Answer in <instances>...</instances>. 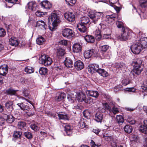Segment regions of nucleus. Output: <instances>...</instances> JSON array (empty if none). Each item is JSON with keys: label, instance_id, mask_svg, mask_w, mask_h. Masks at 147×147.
<instances>
[{"label": "nucleus", "instance_id": "obj_1", "mask_svg": "<svg viewBox=\"0 0 147 147\" xmlns=\"http://www.w3.org/2000/svg\"><path fill=\"white\" fill-rule=\"evenodd\" d=\"M142 32H139V34L140 36ZM141 37V36H140ZM147 45V38L142 36L139 40L134 43L131 47V52L134 54H138L141 51L144 47Z\"/></svg>", "mask_w": 147, "mask_h": 147}, {"label": "nucleus", "instance_id": "obj_2", "mask_svg": "<svg viewBox=\"0 0 147 147\" xmlns=\"http://www.w3.org/2000/svg\"><path fill=\"white\" fill-rule=\"evenodd\" d=\"M88 71L91 74L97 72L103 77H106L108 76V72L104 69L100 68L99 65L97 64L89 65L88 67Z\"/></svg>", "mask_w": 147, "mask_h": 147}, {"label": "nucleus", "instance_id": "obj_3", "mask_svg": "<svg viewBox=\"0 0 147 147\" xmlns=\"http://www.w3.org/2000/svg\"><path fill=\"white\" fill-rule=\"evenodd\" d=\"M142 60L141 58L135 59L132 62V65L134 67L131 73L134 74V73L136 74H140L143 69V66L142 64Z\"/></svg>", "mask_w": 147, "mask_h": 147}, {"label": "nucleus", "instance_id": "obj_4", "mask_svg": "<svg viewBox=\"0 0 147 147\" xmlns=\"http://www.w3.org/2000/svg\"><path fill=\"white\" fill-rule=\"evenodd\" d=\"M52 62V59L48 55L45 54L42 55L39 58L40 63L44 64L45 66L50 65Z\"/></svg>", "mask_w": 147, "mask_h": 147}, {"label": "nucleus", "instance_id": "obj_5", "mask_svg": "<svg viewBox=\"0 0 147 147\" xmlns=\"http://www.w3.org/2000/svg\"><path fill=\"white\" fill-rule=\"evenodd\" d=\"M88 16L91 19L93 20V22L94 23L96 24L99 20L102 19L103 16V14L102 12H96L93 13L91 12L88 14Z\"/></svg>", "mask_w": 147, "mask_h": 147}, {"label": "nucleus", "instance_id": "obj_6", "mask_svg": "<svg viewBox=\"0 0 147 147\" xmlns=\"http://www.w3.org/2000/svg\"><path fill=\"white\" fill-rule=\"evenodd\" d=\"M48 21L51 22L53 26H57L60 22L59 16L56 13H52L48 18Z\"/></svg>", "mask_w": 147, "mask_h": 147}, {"label": "nucleus", "instance_id": "obj_7", "mask_svg": "<svg viewBox=\"0 0 147 147\" xmlns=\"http://www.w3.org/2000/svg\"><path fill=\"white\" fill-rule=\"evenodd\" d=\"M74 33L73 31L71 29L68 28L64 29L62 32V35L68 38H72L74 36Z\"/></svg>", "mask_w": 147, "mask_h": 147}, {"label": "nucleus", "instance_id": "obj_8", "mask_svg": "<svg viewBox=\"0 0 147 147\" xmlns=\"http://www.w3.org/2000/svg\"><path fill=\"white\" fill-rule=\"evenodd\" d=\"M102 22L100 23L96 28L95 31L94 32V34L96 36V38L100 39L101 37L102 27L101 24Z\"/></svg>", "mask_w": 147, "mask_h": 147}, {"label": "nucleus", "instance_id": "obj_9", "mask_svg": "<svg viewBox=\"0 0 147 147\" xmlns=\"http://www.w3.org/2000/svg\"><path fill=\"white\" fill-rule=\"evenodd\" d=\"M128 32L127 30L125 29L124 27L123 28L122 32L119 36V39L121 40H125L128 38Z\"/></svg>", "mask_w": 147, "mask_h": 147}, {"label": "nucleus", "instance_id": "obj_10", "mask_svg": "<svg viewBox=\"0 0 147 147\" xmlns=\"http://www.w3.org/2000/svg\"><path fill=\"white\" fill-rule=\"evenodd\" d=\"M65 18L69 22H72L75 20V16L71 12H68L64 14Z\"/></svg>", "mask_w": 147, "mask_h": 147}, {"label": "nucleus", "instance_id": "obj_11", "mask_svg": "<svg viewBox=\"0 0 147 147\" xmlns=\"http://www.w3.org/2000/svg\"><path fill=\"white\" fill-rule=\"evenodd\" d=\"M75 96L76 98H77L79 102L84 101L86 98L85 94L82 92H78L77 93L76 95H75Z\"/></svg>", "mask_w": 147, "mask_h": 147}, {"label": "nucleus", "instance_id": "obj_12", "mask_svg": "<svg viewBox=\"0 0 147 147\" xmlns=\"http://www.w3.org/2000/svg\"><path fill=\"white\" fill-rule=\"evenodd\" d=\"M82 49V46L80 43H76L74 44L73 46V51L76 53L80 52Z\"/></svg>", "mask_w": 147, "mask_h": 147}, {"label": "nucleus", "instance_id": "obj_13", "mask_svg": "<svg viewBox=\"0 0 147 147\" xmlns=\"http://www.w3.org/2000/svg\"><path fill=\"white\" fill-rule=\"evenodd\" d=\"M41 6L46 9H50L52 6L51 3L47 0L43 1L40 3Z\"/></svg>", "mask_w": 147, "mask_h": 147}, {"label": "nucleus", "instance_id": "obj_14", "mask_svg": "<svg viewBox=\"0 0 147 147\" xmlns=\"http://www.w3.org/2000/svg\"><path fill=\"white\" fill-rule=\"evenodd\" d=\"M77 27L79 31L81 33H86L87 32V28L85 25L82 24H78Z\"/></svg>", "mask_w": 147, "mask_h": 147}, {"label": "nucleus", "instance_id": "obj_15", "mask_svg": "<svg viewBox=\"0 0 147 147\" xmlns=\"http://www.w3.org/2000/svg\"><path fill=\"white\" fill-rule=\"evenodd\" d=\"M27 6L30 10L34 11L36 10L37 4L35 2L32 1L29 2L28 3Z\"/></svg>", "mask_w": 147, "mask_h": 147}, {"label": "nucleus", "instance_id": "obj_16", "mask_svg": "<svg viewBox=\"0 0 147 147\" xmlns=\"http://www.w3.org/2000/svg\"><path fill=\"white\" fill-rule=\"evenodd\" d=\"M74 66L78 70H80L83 69L84 64L80 60L76 61L74 63Z\"/></svg>", "mask_w": 147, "mask_h": 147}, {"label": "nucleus", "instance_id": "obj_17", "mask_svg": "<svg viewBox=\"0 0 147 147\" xmlns=\"http://www.w3.org/2000/svg\"><path fill=\"white\" fill-rule=\"evenodd\" d=\"M8 69L7 66L4 65L1 66L0 67V75L4 76L7 73Z\"/></svg>", "mask_w": 147, "mask_h": 147}, {"label": "nucleus", "instance_id": "obj_18", "mask_svg": "<svg viewBox=\"0 0 147 147\" xmlns=\"http://www.w3.org/2000/svg\"><path fill=\"white\" fill-rule=\"evenodd\" d=\"M9 43L11 45L16 46L19 44L17 38L14 37H12L9 40Z\"/></svg>", "mask_w": 147, "mask_h": 147}, {"label": "nucleus", "instance_id": "obj_19", "mask_svg": "<svg viewBox=\"0 0 147 147\" xmlns=\"http://www.w3.org/2000/svg\"><path fill=\"white\" fill-rule=\"evenodd\" d=\"M65 97V94L63 93H58L55 98V100L56 101L58 102L62 100Z\"/></svg>", "mask_w": 147, "mask_h": 147}, {"label": "nucleus", "instance_id": "obj_20", "mask_svg": "<svg viewBox=\"0 0 147 147\" xmlns=\"http://www.w3.org/2000/svg\"><path fill=\"white\" fill-rule=\"evenodd\" d=\"M64 64L67 67L71 68L73 65L72 60L69 58H66L64 61Z\"/></svg>", "mask_w": 147, "mask_h": 147}, {"label": "nucleus", "instance_id": "obj_21", "mask_svg": "<svg viewBox=\"0 0 147 147\" xmlns=\"http://www.w3.org/2000/svg\"><path fill=\"white\" fill-rule=\"evenodd\" d=\"M13 102L11 101L7 102L5 103V108L9 111V113L11 112L13 109Z\"/></svg>", "mask_w": 147, "mask_h": 147}, {"label": "nucleus", "instance_id": "obj_22", "mask_svg": "<svg viewBox=\"0 0 147 147\" xmlns=\"http://www.w3.org/2000/svg\"><path fill=\"white\" fill-rule=\"evenodd\" d=\"M94 51L93 49L86 51L84 53V56L86 59H88L94 54Z\"/></svg>", "mask_w": 147, "mask_h": 147}, {"label": "nucleus", "instance_id": "obj_23", "mask_svg": "<svg viewBox=\"0 0 147 147\" xmlns=\"http://www.w3.org/2000/svg\"><path fill=\"white\" fill-rule=\"evenodd\" d=\"M36 27H39L42 29H45L46 25L42 20H39L36 22Z\"/></svg>", "mask_w": 147, "mask_h": 147}, {"label": "nucleus", "instance_id": "obj_24", "mask_svg": "<svg viewBox=\"0 0 147 147\" xmlns=\"http://www.w3.org/2000/svg\"><path fill=\"white\" fill-rule=\"evenodd\" d=\"M117 17V15L115 13H113L111 15H107L106 16V18L107 20L109 23L112 22L115 20Z\"/></svg>", "mask_w": 147, "mask_h": 147}, {"label": "nucleus", "instance_id": "obj_25", "mask_svg": "<svg viewBox=\"0 0 147 147\" xmlns=\"http://www.w3.org/2000/svg\"><path fill=\"white\" fill-rule=\"evenodd\" d=\"M103 118V115L102 113H98L96 114L95 119L97 122H101Z\"/></svg>", "mask_w": 147, "mask_h": 147}, {"label": "nucleus", "instance_id": "obj_26", "mask_svg": "<svg viewBox=\"0 0 147 147\" xmlns=\"http://www.w3.org/2000/svg\"><path fill=\"white\" fill-rule=\"evenodd\" d=\"M65 131L67 135H69L72 133V127L69 125H66L64 126Z\"/></svg>", "mask_w": 147, "mask_h": 147}, {"label": "nucleus", "instance_id": "obj_27", "mask_svg": "<svg viewBox=\"0 0 147 147\" xmlns=\"http://www.w3.org/2000/svg\"><path fill=\"white\" fill-rule=\"evenodd\" d=\"M102 24H101L102 34L111 33L110 30L108 28H106L105 25L102 23Z\"/></svg>", "mask_w": 147, "mask_h": 147}, {"label": "nucleus", "instance_id": "obj_28", "mask_svg": "<svg viewBox=\"0 0 147 147\" xmlns=\"http://www.w3.org/2000/svg\"><path fill=\"white\" fill-rule=\"evenodd\" d=\"M58 117L60 119L68 120L69 117L64 112H60L58 114Z\"/></svg>", "mask_w": 147, "mask_h": 147}, {"label": "nucleus", "instance_id": "obj_29", "mask_svg": "<svg viewBox=\"0 0 147 147\" xmlns=\"http://www.w3.org/2000/svg\"><path fill=\"white\" fill-rule=\"evenodd\" d=\"M84 39L86 42H88L93 43L95 40L94 38L91 35H86L84 37Z\"/></svg>", "mask_w": 147, "mask_h": 147}, {"label": "nucleus", "instance_id": "obj_30", "mask_svg": "<svg viewBox=\"0 0 147 147\" xmlns=\"http://www.w3.org/2000/svg\"><path fill=\"white\" fill-rule=\"evenodd\" d=\"M89 21V19L88 17L84 16L81 18V23L80 24L85 25L88 23Z\"/></svg>", "mask_w": 147, "mask_h": 147}, {"label": "nucleus", "instance_id": "obj_31", "mask_svg": "<svg viewBox=\"0 0 147 147\" xmlns=\"http://www.w3.org/2000/svg\"><path fill=\"white\" fill-rule=\"evenodd\" d=\"M45 40V39L43 37L40 36L36 39V42L37 44L40 45L43 44Z\"/></svg>", "mask_w": 147, "mask_h": 147}, {"label": "nucleus", "instance_id": "obj_32", "mask_svg": "<svg viewBox=\"0 0 147 147\" xmlns=\"http://www.w3.org/2000/svg\"><path fill=\"white\" fill-rule=\"evenodd\" d=\"M17 91V90H14L13 89H9L7 90L6 92V93L8 95L17 96L16 92Z\"/></svg>", "mask_w": 147, "mask_h": 147}, {"label": "nucleus", "instance_id": "obj_33", "mask_svg": "<svg viewBox=\"0 0 147 147\" xmlns=\"http://www.w3.org/2000/svg\"><path fill=\"white\" fill-rule=\"evenodd\" d=\"M139 131L144 134H147V127L144 125H140L139 127Z\"/></svg>", "mask_w": 147, "mask_h": 147}, {"label": "nucleus", "instance_id": "obj_34", "mask_svg": "<svg viewBox=\"0 0 147 147\" xmlns=\"http://www.w3.org/2000/svg\"><path fill=\"white\" fill-rule=\"evenodd\" d=\"M17 126L19 129L23 130L26 127V124L24 122L20 121L18 123Z\"/></svg>", "mask_w": 147, "mask_h": 147}, {"label": "nucleus", "instance_id": "obj_35", "mask_svg": "<svg viewBox=\"0 0 147 147\" xmlns=\"http://www.w3.org/2000/svg\"><path fill=\"white\" fill-rule=\"evenodd\" d=\"M124 129L126 132L130 133L132 131V127L130 125H127L124 127Z\"/></svg>", "mask_w": 147, "mask_h": 147}, {"label": "nucleus", "instance_id": "obj_36", "mask_svg": "<svg viewBox=\"0 0 147 147\" xmlns=\"http://www.w3.org/2000/svg\"><path fill=\"white\" fill-rule=\"evenodd\" d=\"M116 119V121L119 123H122L124 122V119L122 115H117Z\"/></svg>", "mask_w": 147, "mask_h": 147}, {"label": "nucleus", "instance_id": "obj_37", "mask_svg": "<svg viewBox=\"0 0 147 147\" xmlns=\"http://www.w3.org/2000/svg\"><path fill=\"white\" fill-rule=\"evenodd\" d=\"M65 54V51L64 49L59 48L57 49V55L59 56H63Z\"/></svg>", "mask_w": 147, "mask_h": 147}, {"label": "nucleus", "instance_id": "obj_38", "mask_svg": "<svg viewBox=\"0 0 147 147\" xmlns=\"http://www.w3.org/2000/svg\"><path fill=\"white\" fill-rule=\"evenodd\" d=\"M22 135V132L18 131H15L13 135V136L15 138H20Z\"/></svg>", "mask_w": 147, "mask_h": 147}, {"label": "nucleus", "instance_id": "obj_39", "mask_svg": "<svg viewBox=\"0 0 147 147\" xmlns=\"http://www.w3.org/2000/svg\"><path fill=\"white\" fill-rule=\"evenodd\" d=\"M35 14L36 16L41 17L47 15V13L46 12H41L40 11H38L36 12Z\"/></svg>", "mask_w": 147, "mask_h": 147}, {"label": "nucleus", "instance_id": "obj_40", "mask_svg": "<svg viewBox=\"0 0 147 147\" xmlns=\"http://www.w3.org/2000/svg\"><path fill=\"white\" fill-rule=\"evenodd\" d=\"M39 73L41 75H45L47 72V69L46 68L41 67L39 71Z\"/></svg>", "mask_w": 147, "mask_h": 147}, {"label": "nucleus", "instance_id": "obj_41", "mask_svg": "<svg viewBox=\"0 0 147 147\" xmlns=\"http://www.w3.org/2000/svg\"><path fill=\"white\" fill-rule=\"evenodd\" d=\"M67 5L73 6L76 3V0H65Z\"/></svg>", "mask_w": 147, "mask_h": 147}, {"label": "nucleus", "instance_id": "obj_42", "mask_svg": "<svg viewBox=\"0 0 147 147\" xmlns=\"http://www.w3.org/2000/svg\"><path fill=\"white\" fill-rule=\"evenodd\" d=\"M139 2L142 7H145L147 6V0H140Z\"/></svg>", "mask_w": 147, "mask_h": 147}, {"label": "nucleus", "instance_id": "obj_43", "mask_svg": "<svg viewBox=\"0 0 147 147\" xmlns=\"http://www.w3.org/2000/svg\"><path fill=\"white\" fill-rule=\"evenodd\" d=\"M24 135L25 137L29 139H31L32 138V136L30 132L28 131L25 132Z\"/></svg>", "mask_w": 147, "mask_h": 147}, {"label": "nucleus", "instance_id": "obj_44", "mask_svg": "<svg viewBox=\"0 0 147 147\" xmlns=\"http://www.w3.org/2000/svg\"><path fill=\"white\" fill-rule=\"evenodd\" d=\"M25 71L28 73L30 74L33 73L34 71V69L32 67L28 66L25 68Z\"/></svg>", "mask_w": 147, "mask_h": 147}, {"label": "nucleus", "instance_id": "obj_45", "mask_svg": "<svg viewBox=\"0 0 147 147\" xmlns=\"http://www.w3.org/2000/svg\"><path fill=\"white\" fill-rule=\"evenodd\" d=\"M13 117L12 115H10L7 116L6 121L8 123H12L13 121Z\"/></svg>", "mask_w": 147, "mask_h": 147}, {"label": "nucleus", "instance_id": "obj_46", "mask_svg": "<svg viewBox=\"0 0 147 147\" xmlns=\"http://www.w3.org/2000/svg\"><path fill=\"white\" fill-rule=\"evenodd\" d=\"M6 34V32L5 30L3 28H0V37H4Z\"/></svg>", "mask_w": 147, "mask_h": 147}, {"label": "nucleus", "instance_id": "obj_47", "mask_svg": "<svg viewBox=\"0 0 147 147\" xmlns=\"http://www.w3.org/2000/svg\"><path fill=\"white\" fill-rule=\"evenodd\" d=\"M109 46L108 45H104L100 47L101 51L103 52H105L109 49Z\"/></svg>", "mask_w": 147, "mask_h": 147}, {"label": "nucleus", "instance_id": "obj_48", "mask_svg": "<svg viewBox=\"0 0 147 147\" xmlns=\"http://www.w3.org/2000/svg\"><path fill=\"white\" fill-rule=\"evenodd\" d=\"M30 127L32 129L35 131H37L39 129V128L35 124H32L30 125Z\"/></svg>", "mask_w": 147, "mask_h": 147}, {"label": "nucleus", "instance_id": "obj_49", "mask_svg": "<svg viewBox=\"0 0 147 147\" xmlns=\"http://www.w3.org/2000/svg\"><path fill=\"white\" fill-rule=\"evenodd\" d=\"M76 96H72V95H70L69 97H68L67 98L69 101L71 103H72L74 102V100L75 99Z\"/></svg>", "mask_w": 147, "mask_h": 147}, {"label": "nucleus", "instance_id": "obj_50", "mask_svg": "<svg viewBox=\"0 0 147 147\" xmlns=\"http://www.w3.org/2000/svg\"><path fill=\"white\" fill-rule=\"evenodd\" d=\"M111 144L112 147H117V146L116 140L113 138L111 142Z\"/></svg>", "mask_w": 147, "mask_h": 147}, {"label": "nucleus", "instance_id": "obj_51", "mask_svg": "<svg viewBox=\"0 0 147 147\" xmlns=\"http://www.w3.org/2000/svg\"><path fill=\"white\" fill-rule=\"evenodd\" d=\"M94 92V91L88 90L87 91L86 93L87 95L95 97Z\"/></svg>", "mask_w": 147, "mask_h": 147}, {"label": "nucleus", "instance_id": "obj_52", "mask_svg": "<svg viewBox=\"0 0 147 147\" xmlns=\"http://www.w3.org/2000/svg\"><path fill=\"white\" fill-rule=\"evenodd\" d=\"M103 137L106 140L111 142L113 139L112 136H107L105 135L103 136Z\"/></svg>", "mask_w": 147, "mask_h": 147}, {"label": "nucleus", "instance_id": "obj_53", "mask_svg": "<svg viewBox=\"0 0 147 147\" xmlns=\"http://www.w3.org/2000/svg\"><path fill=\"white\" fill-rule=\"evenodd\" d=\"M116 24L117 27L119 28H123V23L121 22L117 21L116 23Z\"/></svg>", "mask_w": 147, "mask_h": 147}, {"label": "nucleus", "instance_id": "obj_54", "mask_svg": "<svg viewBox=\"0 0 147 147\" xmlns=\"http://www.w3.org/2000/svg\"><path fill=\"white\" fill-rule=\"evenodd\" d=\"M129 81L128 79H125L123 80L122 83L123 85L126 86L129 83Z\"/></svg>", "mask_w": 147, "mask_h": 147}, {"label": "nucleus", "instance_id": "obj_55", "mask_svg": "<svg viewBox=\"0 0 147 147\" xmlns=\"http://www.w3.org/2000/svg\"><path fill=\"white\" fill-rule=\"evenodd\" d=\"M90 144L92 147H99L100 146V144H96L95 142L93 140H91L90 142Z\"/></svg>", "mask_w": 147, "mask_h": 147}, {"label": "nucleus", "instance_id": "obj_56", "mask_svg": "<svg viewBox=\"0 0 147 147\" xmlns=\"http://www.w3.org/2000/svg\"><path fill=\"white\" fill-rule=\"evenodd\" d=\"M22 110L25 109V106L23 103H18L17 104Z\"/></svg>", "mask_w": 147, "mask_h": 147}, {"label": "nucleus", "instance_id": "obj_57", "mask_svg": "<svg viewBox=\"0 0 147 147\" xmlns=\"http://www.w3.org/2000/svg\"><path fill=\"white\" fill-rule=\"evenodd\" d=\"M124 90L125 91H127L128 92H135L136 91V89L134 88H126L124 89Z\"/></svg>", "mask_w": 147, "mask_h": 147}, {"label": "nucleus", "instance_id": "obj_58", "mask_svg": "<svg viewBox=\"0 0 147 147\" xmlns=\"http://www.w3.org/2000/svg\"><path fill=\"white\" fill-rule=\"evenodd\" d=\"M118 1V0H109V3L112 6H114V4L117 3Z\"/></svg>", "mask_w": 147, "mask_h": 147}, {"label": "nucleus", "instance_id": "obj_59", "mask_svg": "<svg viewBox=\"0 0 147 147\" xmlns=\"http://www.w3.org/2000/svg\"><path fill=\"white\" fill-rule=\"evenodd\" d=\"M103 105L104 107L105 108L107 109H111V107L110 105L107 102H105V103H103Z\"/></svg>", "mask_w": 147, "mask_h": 147}, {"label": "nucleus", "instance_id": "obj_60", "mask_svg": "<svg viewBox=\"0 0 147 147\" xmlns=\"http://www.w3.org/2000/svg\"><path fill=\"white\" fill-rule=\"evenodd\" d=\"M84 102L86 103L92 104L91 103L93 102V99L92 98H88L87 99H85Z\"/></svg>", "mask_w": 147, "mask_h": 147}, {"label": "nucleus", "instance_id": "obj_61", "mask_svg": "<svg viewBox=\"0 0 147 147\" xmlns=\"http://www.w3.org/2000/svg\"><path fill=\"white\" fill-rule=\"evenodd\" d=\"M59 43L63 45L66 46L67 44V41L65 40H62L59 42Z\"/></svg>", "mask_w": 147, "mask_h": 147}, {"label": "nucleus", "instance_id": "obj_62", "mask_svg": "<svg viewBox=\"0 0 147 147\" xmlns=\"http://www.w3.org/2000/svg\"><path fill=\"white\" fill-rule=\"evenodd\" d=\"M79 126L81 128H83L85 127V123L84 121H81L79 123Z\"/></svg>", "mask_w": 147, "mask_h": 147}, {"label": "nucleus", "instance_id": "obj_63", "mask_svg": "<svg viewBox=\"0 0 147 147\" xmlns=\"http://www.w3.org/2000/svg\"><path fill=\"white\" fill-rule=\"evenodd\" d=\"M131 137L133 139V140L134 141L137 142L139 139V137L137 135H133Z\"/></svg>", "mask_w": 147, "mask_h": 147}, {"label": "nucleus", "instance_id": "obj_64", "mask_svg": "<svg viewBox=\"0 0 147 147\" xmlns=\"http://www.w3.org/2000/svg\"><path fill=\"white\" fill-rule=\"evenodd\" d=\"M112 111L114 114H116L119 112L118 109L115 107H113L112 108Z\"/></svg>", "mask_w": 147, "mask_h": 147}]
</instances>
